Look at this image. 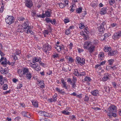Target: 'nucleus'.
I'll return each instance as SVG.
<instances>
[{"instance_id":"obj_1","label":"nucleus","mask_w":121,"mask_h":121,"mask_svg":"<svg viewBox=\"0 0 121 121\" xmlns=\"http://www.w3.org/2000/svg\"><path fill=\"white\" fill-rule=\"evenodd\" d=\"M109 112L108 113L109 116H113L115 117L116 116V113L117 111V107L115 105L111 104L108 108Z\"/></svg>"},{"instance_id":"obj_2","label":"nucleus","mask_w":121,"mask_h":121,"mask_svg":"<svg viewBox=\"0 0 121 121\" xmlns=\"http://www.w3.org/2000/svg\"><path fill=\"white\" fill-rule=\"evenodd\" d=\"M5 18V21L7 24L10 25L11 24L13 23L14 21V17L13 16H9Z\"/></svg>"},{"instance_id":"obj_3","label":"nucleus","mask_w":121,"mask_h":121,"mask_svg":"<svg viewBox=\"0 0 121 121\" xmlns=\"http://www.w3.org/2000/svg\"><path fill=\"white\" fill-rule=\"evenodd\" d=\"M30 65L32 68L37 71H40L41 69V68L40 67L39 65L37 63H35L33 64L32 62H31Z\"/></svg>"},{"instance_id":"obj_4","label":"nucleus","mask_w":121,"mask_h":121,"mask_svg":"<svg viewBox=\"0 0 121 121\" xmlns=\"http://www.w3.org/2000/svg\"><path fill=\"white\" fill-rule=\"evenodd\" d=\"M76 61L80 64L84 65L85 63V59L84 58L77 56L76 58Z\"/></svg>"},{"instance_id":"obj_5","label":"nucleus","mask_w":121,"mask_h":121,"mask_svg":"<svg viewBox=\"0 0 121 121\" xmlns=\"http://www.w3.org/2000/svg\"><path fill=\"white\" fill-rule=\"evenodd\" d=\"M25 5L27 7L30 8L33 5V3L31 0H24Z\"/></svg>"},{"instance_id":"obj_6","label":"nucleus","mask_w":121,"mask_h":121,"mask_svg":"<svg viewBox=\"0 0 121 121\" xmlns=\"http://www.w3.org/2000/svg\"><path fill=\"white\" fill-rule=\"evenodd\" d=\"M121 37V31H119L114 33L112 36V38L114 39H117Z\"/></svg>"},{"instance_id":"obj_7","label":"nucleus","mask_w":121,"mask_h":121,"mask_svg":"<svg viewBox=\"0 0 121 121\" xmlns=\"http://www.w3.org/2000/svg\"><path fill=\"white\" fill-rule=\"evenodd\" d=\"M73 73L74 75L78 76H82L86 75V73L85 72H81L80 73H79L77 69L74 70Z\"/></svg>"},{"instance_id":"obj_8","label":"nucleus","mask_w":121,"mask_h":121,"mask_svg":"<svg viewBox=\"0 0 121 121\" xmlns=\"http://www.w3.org/2000/svg\"><path fill=\"white\" fill-rule=\"evenodd\" d=\"M4 66L6 67L7 63V60L6 58L4 57H2L0 59V63Z\"/></svg>"},{"instance_id":"obj_9","label":"nucleus","mask_w":121,"mask_h":121,"mask_svg":"<svg viewBox=\"0 0 121 121\" xmlns=\"http://www.w3.org/2000/svg\"><path fill=\"white\" fill-rule=\"evenodd\" d=\"M117 53V50H112L111 49L108 53V55L110 56H114Z\"/></svg>"},{"instance_id":"obj_10","label":"nucleus","mask_w":121,"mask_h":121,"mask_svg":"<svg viewBox=\"0 0 121 121\" xmlns=\"http://www.w3.org/2000/svg\"><path fill=\"white\" fill-rule=\"evenodd\" d=\"M92 44V43L90 41L85 42L83 46L84 48L85 49H88Z\"/></svg>"},{"instance_id":"obj_11","label":"nucleus","mask_w":121,"mask_h":121,"mask_svg":"<svg viewBox=\"0 0 121 121\" xmlns=\"http://www.w3.org/2000/svg\"><path fill=\"white\" fill-rule=\"evenodd\" d=\"M111 75L109 74L108 73H106L104 75V77L102 78V79L103 81H106L109 79V77H110Z\"/></svg>"},{"instance_id":"obj_12","label":"nucleus","mask_w":121,"mask_h":121,"mask_svg":"<svg viewBox=\"0 0 121 121\" xmlns=\"http://www.w3.org/2000/svg\"><path fill=\"white\" fill-rule=\"evenodd\" d=\"M21 114L23 116L28 118H30V113L26 111L22 112L21 113Z\"/></svg>"},{"instance_id":"obj_13","label":"nucleus","mask_w":121,"mask_h":121,"mask_svg":"<svg viewBox=\"0 0 121 121\" xmlns=\"http://www.w3.org/2000/svg\"><path fill=\"white\" fill-rule=\"evenodd\" d=\"M99 91L96 90L92 91L91 92V94L93 96H97L99 95Z\"/></svg>"},{"instance_id":"obj_14","label":"nucleus","mask_w":121,"mask_h":121,"mask_svg":"<svg viewBox=\"0 0 121 121\" xmlns=\"http://www.w3.org/2000/svg\"><path fill=\"white\" fill-rule=\"evenodd\" d=\"M95 48V46L92 44L87 49L89 51L90 53H92L94 51Z\"/></svg>"},{"instance_id":"obj_15","label":"nucleus","mask_w":121,"mask_h":121,"mask_svg":"<svg viewBox=\"0 0 121 121\" xmlns=\"http://www.w3.org/2000/svg\"><path fill=\"white\" fill-rule=\"evenodd\" d=\"M50 47L51 46L49 45H48L47 46H45L43 48V51L47 53V52L48 50H50Z\"/></svg>"},{"instance_id":"obj_16","label":"nucleus","mask_w":121,"mask_h":121,"mask_svg":"<svg viewBox=\"0 0 121 121\" xmlns=\"http://www.w3.org/2000/svg\"><path fill=\"white\" fill-rule=\"evenodd\" d=\"M107 12V8H102L100 12V13L101 14H104Z\"/></svg>"},{"instance_id":"obj_17","label":"nucleus","mask_w":121,"mask_h":121,"mask_svg":"<svg viewBox=\"0 0 121 121\" xmlns=\"http://www.w3.org/2000/svg\"><path fill=\"white\" fill-rule=\"evenodd\" d=\"M22 70L23 75H25L26 74L29 73V70L28 69L26 68L23 67L22 69Z\"/></svg>"},{"instance_id":"obj_18","label":"nucleus","mask_w":121,"mask_h":121,"mask_svg":"<svg viewBox=\"0 0 121 121\" xmlns=\"http://www.w3.org/2000/svg\"><path fill=\"white\" fill-rule=\"evenodd\" d=\"M98 30L100 32H103L105 30V29L103 26H101L100 25L98 27Z\"/></svg>"},{"instance_id":"obj_19","label":"nucleus","mask_w":121,"mask_h":121,"mask_svg":"<svg viewBox=\"0 0 121 121\" xmlns=\"http://www.w3.org/2000/svg\"><path fill=\"white\" fill-rule=\"evenodd\" d=\"M17 72L18 73V74H19L20 76H22L23 75V70L22 69H19L17 70Z\"/></svg>"},{"instance_id":"obj_20","label":"nucleus","mask_w":121,"mask_h":121,"mask_svg":"<svg viewBox=\"0 0 121 121\" xmlns=\"http://www.w3.org/2000/svg\"><path fill=\"white\" fill-rule=\"evenodd\" d=\"M111 49L110 47H108V46H105L104 48V50L105 52H107L108 51L109 52Z\"/></svg>"},{"instance_id":"obj_21","label":"nucleus","mask_w":121,"mask_h":121,"mask_svg":"<svg viewBox=\"0 0 121 121\" xmlns=\"http://www.w3.org/2000/svg\"><path fill=\"white\" fill-rule=\"evenodd\" d=\"M26 77L27 79L30 80L32 77L31 73H29L26 74Z\"/></svg>"},{"instance_id":"obj_22","label":"nucleus","mask_w":121,"mask_h":121,"mask_svg":"<svg viewBox=\"0 0 121 121\" xmlns=\"http://www.w3.org/2000/svg\"><path fill=\"white\" fill-rule=\"evenodd\" d=\"M38 102L36 101H33L32 102L33 105L36 108H37L38 107Z\"/></svg>"},{"instance_id":"obj_23","label":"nucleus","mask_w":121,"mask_h":121,"mask_svg":"<svg viewBox=\"0 0 121 121\" xmlns=\"http://www.w3.org/2000/svg\"><path fill=\"white\" fill-rule=\"evenodd\" d=\"M54 48L58 52H60L61 51L60 45L58 46L56 45L55 46Z\"/></svg>"},{"instance_id":"obj_24","label":"nucleus","mask_w":121,"mask_h":121,"mask_svg":"<svg viewBox=\"0 0 121 121\" xmlns=\"http://www.w3.org/2000/svg\"><path fill=\"white\" fill-rule=\"evenodd\" d=\"M82 8H77L76 9V12L78 13H81L82 11Z\"/></svg>"},{"instance_id":"obj_25","label":"nucleus","mask_w":121,"mask_h":121,"mask_svg":"<svg viewBox=\"0 0 121 121\" xmlns=\"http://www.w3.org/2000/svg\"><path fill=\"white\" fill-rule=\"evenodd\" d=\"M45 16L47 17H49L50 16L51 14L50 12L47 10L45 12Z\"/></svg>"},{"instance_id":"obj_26","label":"nucleus","mask_w":121,"mask_h":121,"mask_svg":"<svg viewBox=\"0 0 121 121\" xmlns=\"http://www.w3.org/2000/svg\"><path fill=\"white\" fill-rule=\"evenodd\" d=\"M114 59H111L108 60V62L109 65H112L114 61Z\"/></svg>"},{"instance_id":"obj_27","label":"nucleus","mask_w":121,"mask_h":121,"mask_svg":"<svg viewBox=\"0 0 121 121\" xmlns=\"http://www.w3.org/2000/svg\"><path fill=\"white\" fill-rule=\"evenodd\" d=\"M105 91L108 92H109L110 91V88L108 86H105L104 88Z\"/></svg>"},{"instance_id":"obj_28","label":"nucleus","mask_w":121,"mask_h":121,"mask_svg":"<svg viewBox=\"0 0 121 121\" xmlns=\"http://www.w3.org/2000/svg\"><path fill=\"white\" fill-rule=\"evenodd\" d=\"M91 79L90 77H88L87 76H86L84 78V81H85L89 82H90Z\"/></svg>"},{"instance_id":"obj_29","label":"nucleus","mask_w":121,"mask_h":121,"mask_svg":"<svg viewBox=\"0 0 121 121\" xmlns=\"http://www.w3.org/2000/svg\"><path fill=\"white\" fill-rule=\"evenodd\" d=\"M62 112L63 114L66 115H69L70 112H69L68 111L64 110L62 111Z\"/></svg>"},{"instance_id":"obj_30","label":"nucleus","mask_w":121,"mask_h":121,"mask_svg":"<svg viewBox=\"0 0 121 121\" xmlns=\"http://www.w3.org/2000/svg\"><path fill=\"white\" fill-rule=\"evenodd\" d=\"M69 62L70 63H72L74 62V60L73 58L71 56H69V57L68 58V60Z\"/></svg>"},{"instance_id":"obj_31","label":"nucleus","mask_w":121,"mask_h":121,"mask_svg":"<svg viewBox=\"0 0 121 121\" xmlns=\"http://www.w3.org/2000/svg\"><path fill=\"white\" fill-rule=\"evenodd\" d=\"M8 87V85L6 84H4L2 87L3 89L4 90H7Z\"/></svg>"},{"instance_id":"obj_32","label":"nucleus","mask_w":121,"mask_h":121,"mask_svg":"<svg viewBox=\"0 0 121 121\" xmlns=\"http://www.w3.org/2000/svg\"><path fill=\"white\" fill-rule=\"evenodd\" d=\"M97 3H91L90 4V6L92 7H93L95 8L97 6Z\"/></svg>"},{"instance_id":"obj_33","label":"nucleus","mask_w":121,"mask_h":121,"mask_svg":"<svg viewBox=\"0 0 121 121\" xmlns=\"http://www.w3.org/2000/svg\"><path fill=\"white\" fill-rule=\"evenodd\" d=\"M109 2L111 5H112L115 2L114 0H109Z\"/></svg>"},{"instance_id":"obj_34","label":"nucleus","mask_w":121,"mask_h":121,"mask_svg":"<svg viewBox=\"0 0 121 121\" xmlns=\"http://www.w3.org/2000/svg\"><path fill=\"white\" fill-rule=\"evenodd\" d=\"M71 32V30H70V29H66L65 30V34L66 35H68Z\"/></svg>"},{"instance_id":"obj_35","label":"nucleus","mask_w":121,"mask_h":121,"mask_svg":"<svg viewBox=\"0 0 121 121\" xmlns=\"http://www.w3.org/2000/svg\"><path fill=\"white\" fill-rule=\"evenodd\" d=\"M77 81V78L75 76H73L72 80V82L73 83H76Z\"/></svg>"},{"instance_id":"obj_36","label":"nucleus","mask_w":121,"mask_h":121,"mask_svg":"<svg viewBox=\"0 0 121 121\" xmlns=\"http://www.w3.org/2000/svg\"><path fill=\"white\" fill-rule=\"evenodd\" d=\"M61 83L63 85V87H65V86H66V82L63 79L61 80Z\"/></svg>"},{"instance_id":"obj_37","label":"nucleus","mask_w":121,"mask_h":121,"mask_svg":"<svg viewBox=\"0 0 121 121\" xmlns=\"http://www.w3.org/2000/svg\"><path fill=\"white\" fill-rule=\"evenodd\" d=\"M48 114L46 112H43V114L42 115V116H43L45 117H47L48 116Z\"/></svg>"},{"instance_id":"obj_38","label":"nucleus","mask_w":121,"mask_h":121,"mask_svg":"<svg viewBox=\"0 0 121 121\" xmlns=\"http://www.w3.org/2000/svg\"><path fill=\"white\" fill-rule=\"evenodd\" d=\"M85 96L84 101H88L89 99V97L86 95H85Z\"/></svg>"},{"instance_id":"obj_39","label":"nucleus","mask_w":121,"mask_h":121,"mask_svg":"<svg viewBox=\"0 0 121 121\" xmlns=\"http://www.w3.org/2000/svg\"><path fill=\"white\" fill-rule=\"evenodd\" d=\"M59 4L60 7L61 8H63L65 6V5L64 4L61 3H60Z\"/></svg>"},{"instance_id":"obj_40","label":"nucleus","mask_w":121,"mask_h":121,"mask_svg":"<svg viewBox=\"0 0 121 121\" xmlns=\"http://www.w3.org/2000/svg\"><path fill=\"white\" fill-rule=\"evenodd\" d=\"M84 31L87 34H88L89 33V32L88 30V28L86 27L84 30Z\"/></svg>"},{"instance_id":"obj_41","label":"nucleus","mask_w":121,"mask_h":121,"mask_svg":"<svg viewBox=\"0 0 121 121\" xmlns=\"http://www.w3.org/2000/svg\"><path fill=\"white\" fill-rule=\"evenodd\" d=\"M67 82L68 83H70V84H71L73 83L72 79L69 78H68L67 80Z\"/></svg>"},{"instance_id":"obj_42","label":"nucleus","mask_w":121,"mask_h":121,"mask_svg":"<svg viewBox=\"0 0 121 121\" xmlns=\"http://www.w3.org/2000/svg\"><path fill=\"white\" fill-rule=\"evenodd\" d=\"M79 27L81 29H82L85 26L84 25L81 23H80V24L79 25Z\"/></svg>"},{"instance_id":"obj_43","label":"nucleus","mask_w":121,"mask_h":121,"mask_svg":"<svg viewBox=\"0 0 121 121\" xmlns=\"http://www.w3.org/2000/svg\"><path fill=\"white\" fill-rule=\"evenodd\" d=\"M72 86V87L74 88L75 89L76 87V84L75 83L73 82L71 84Z\"/></svg>"},{"instance_id":"obj_44","label":"nucleus","mask_w":121,"mask_h":121,"mask_svg":"<svg viewBox=\"0 0 121 121\" xmlns=\"http://www.w3.org/2000/svg\"><path fill=\"white\" fill-rule=\"evenodd\" d=\"M104 55V54L103 52H100L99 54V55L98 56L99 57H102Z\"/></svg>"},{"instance_id":"obj_45","label":"nucleus","mask_w":121,"mask_h":121,"mask_svg":"<svg viewBox=\"0 0 121 121\" xmlns=\"http://www.w3.org/2000/svg\"><path fill=\"white\" fill-rule=\"evenodd\" d=\"M49 33V32L47 30H44V31L43 32V33L44 34V36L45 37H46V34L47 35Z\"/></svg>"},{"instance_id":"obj_46","label":"nucleus","mask_w":121,"mask_h":121,"mask_svg":"<svg viewBox=\"0 0 121 121\" xmlns=\"http://www.w3.org/2000/svg\"><path fill=\"white\" fill-rule=\"evenodd\" d=\"M109 34L108 33H106L103 35L105 39L109 37Z\"/></svg>"},{"instance_id":"obj_47","label":"nucleus","mask_w":121,"mask_h":121,"mask_svg":"<svg viewBox=\"0 0 121 121\" xmlns=\"http://www.w3.org/2000/svg\"><path fill=\"white\" fill-rule=\"evenodd\" d=\"M18 19L19 21L24 20H25V18L22 17H18Z\"/></svg>"},{"instance_id":"obj_48","label":"nucleus","mask_w":121,"mask_h":121,"mask_svg":"<svg viewBox=\"0 0 121 121\" xmlns=\"http://www.w3.org/2000/svg\"><path fill=\"white\" fill-rule=\"evenodd\" d=\"M59 56V55L57 53L55 54L54 55L52 56L54 58L58 57Z\"/></svg>"},{"instance_id":"obj_49","label":"nucleus","mask_w":121,"mask_h":121,"mask_svg":"<svg viewBox=\"0 0 121 121\" xmlns=\"http://www.w3.org/2000/svg\"><path fill=\"white\" fill-rule=\"evenodd\" d=\"M45 20L46 21L47 23H48L49 22H51V20L50 18H46L45 19Z\"/></svg>"},{"instance_id":"obj_50","label":"nucleus","mask_w":121,"mask_h":121,"mask_svg":"<svg viewBox=\"0 0 121 121\" xmlns=\"http://www.w3.org/2000/svg\"><path fill=\"white\" fill-rule=\"evenodd\" d=\"M51 22L53 24H55L56 22V20L55 19H53L51 21Z\"/></svg>"},{"instance_id":"obj_51","label":"nucleus","mask_w":121,"mask_h":121,"mask_svg":"<svg viewBox=\"0 0 121 121\" xmlns=\"http://www.w3.org/2000/svg\"><path fill=\"white\" fill-rule=\"evenodd\" d=\"M23 27L24 28L23 29V30H26L28 29H31L30 26H29L27 27V26H24Z\"/></svg>"},{"instance_id":"obj_52","label":"nucleus","mask_w":121,"mask_h":121,"mask_svg":"<svg viewBox=\"0 0 121 121\" xmlns=\"http://www.w3.org/2000/svg\"><path fill=\"white\" fill-rule=\"evenodd\" d=\"M69 48L70 49H71L73 47V45L72 43H70L69 45Z\"/></svg>"},{"instance_id":"obj_53","label":"nucleus","mask_w":121,"mask_h":121,"mask_svg":"<svg viewBox=\"0 0 121 121\" xmlns=\"http://www.w3.org/2000/svg\"><path fill=\"white\" fill-rule=\"evenodd\" d=\"M64 21L65 23L66 24L69 22V20L68 18L65 19L64 20Z\"/></svg>"},{"instance_id":"obj_54","label":"nucleus","mask_w":121,"mask_h":121,"mask_svg":"<svg viewBox=\"0 0 121 121\" xmlns=\"http://www.w3.org/2000/svg\"><path fill=\"white\" fill-rule=\"evenodd\" d=\"M20 53L21 52L20 51H16L14 55H17L18 56H19L20 55Z\"/></svg>"},{"instance_id":"obj_55","label":"nucleus","mask_w":121,"mask_h":121,"mask_svg":"<svg viewBox=\"0 0 121 121\" xmlns=\"http://www.w3.org/2000/svg\"><path fill=\"white\" fill-rule=\"evenodd\" d=\"M13 56V59L15 60H17V56L16 55H14Z\"/></svg>"},{"instance_id":"obj_56","label":"nucleus","mask_w":121,"mask_h":121,"mask_svg":"<svg viewBox=\"0 0 121 121\" xmlns=\"http://www.w3.org/2000/svg\"><path fill=\"white\" fill-rule=\"evenodd\" d=\"M82 36L84 37V38L86 40L87 39V38H88V36L87 35H85L84 34H83L82 35Z\"/></svg>"},{"instance_id":"obj_57","label":"nucleus","mask_w":121,"mask_h":121,"mask_svg":"<svg viewBox=\"0 0 121 121\" xmlns=\"http://www.w3.org/2000/svg\"><path fill=\"white\" fill-rule=\"evenodd\" d=\"M23 26H29L28 25V22H24L23 23Z\"/></svg>"},{"instance_id":"obj_58","label":"nucleus","mask_w":121,"mask_h":121,"mask_svg":"<svg viewBox=\"0 0 121 121\" xmlns=\"http://www.w3.org/2000/svg\"><path fill=\"white\" fill-rule=\"evenodd\" d=\"M33 60H34L35 62H37L39 61V60H38L37 57H35L34 58Z\"/></svg>"},{"instance_id":"obj_59","label":"nucleus","mask_w":121,"mask_h":121,"mask_svg":"<svg viewBox=\"0 0 121 121\" xmlns=\"http://www.w3.org/2000/svg\"><path fill=\"white\" fill-rule=\"evenodd\" d=\"M56 95H54L53 97V101H55L56 100Z\"/></svg>"},{"instance_id":"obj_60","label":"nucleus","mask_w":121,"mask_h":121,"mask_svg":"<svg viewBox=\"0 0 121 121\" xmlns=\"http://www.w3.org/2000/svg\"><path fill=\"white\" fill-rule=\"evenodd\" d=\"M56 90L58 92H61L62 91V90H60L59 88L56 87Z\"/></svg>"},{"instance_id":"obj_61","label":"nucleus","mask_w":121,"mask_h":121,"mask_svg":"<svg viewBox=\"0 0 121 121\" xmlns=\"http://www.w3.org/2000/svg\"><path fill=\"white\" fill-rule=\"evenodd\" d=\"M100 39L102 41L104 40H105V38H104V37L103 35L102 36L100 37Z\"/></svg>"},{"instance_id":"obj_62","label":"nucleus","mask_w":121,"mask_h":121,"mask_svg":"<svg viewBox=\"0 0 121 121\" xmlns=\"http://www.w3.org/2000/svg\"><path fill=\"white\" fill-rule=\"evenodd\" d=\"M47 29L48 30H49V32H51L52 31V30L50 25H49L48 26V27Z\"/></svg>"},{"instance_id":"obj_63","label":"nucleus","mask_w":121,"mask_h":121,"mask_svg":"<svg viewBox=\"0 0 121 121\" xmlns=\"http://www.w3.org/2000/svg\"><path fill=\"white\" fill-rule=\"evenodd\" d=\"M83 50L82 49H80V48H78V51L79 53H81L82 52H83Z\"/></svg>"},{"instance_id":"obj_64","label":"nucleus","mask_w":121,"mask_h":121,"mask_svg":"<svg viewBox=\"0 0 121 121\" xmlns=\"http://www.w3.org/2000/svg\"><path fill=\"white\" fill-rule=\"evenodd\" d=\"M106 23V22H105V21L103 22L100 25V26H103L104 27V25H105Z\"/></svg>"}]
</instances>
